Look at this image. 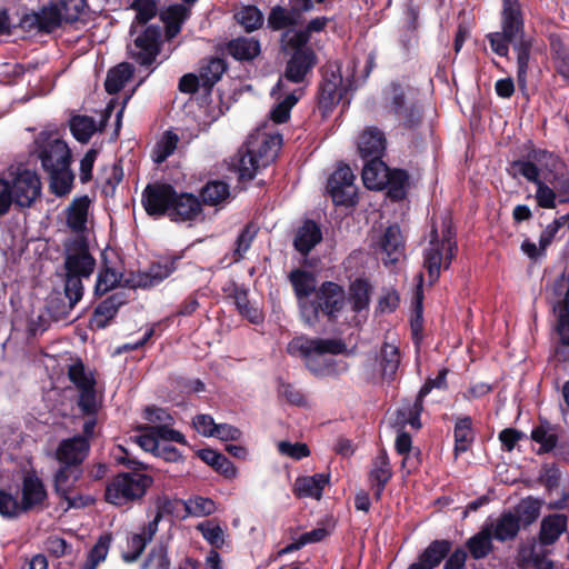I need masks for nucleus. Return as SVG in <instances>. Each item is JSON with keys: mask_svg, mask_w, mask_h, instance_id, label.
<instances>
[{"mask_svg": "<svg viewBox=\"0 0 569 569\" xmlns=\"http://www.w3.org/2000/svg\"><path fill=\"white\" fill-rule=\"evenodd\" d=\"M491 535L499 541L513 539L519 529V519L511 512L502 513L496 521L486 525Z\"/></svg>", "mask_w": 569, "mask_h": 569, "instance_id": "473e14b6", "label": "nucleus"}, {"mask_svg": "<svg viewBox=\"0 0 569 569\" xmlns=\"http://www.w3.org/2000/svg\"><path fill=\"white\" fill-rule=\"evenodd\" d=\"M355 176L348 166L339 167L328 180V191L336 204L351 206L355 203L357 188Z\"/></svg>", "mask_w": 569, "mask_h": 569, "instance_id": "f8f14e48", "label": "nucleus"}, {"mask_svg": "<svg viewBox=\"0 0 569 569\" xmlns=\"http://www.w3.org/2000/svg\"><path fill=\"white\" fill-rule=\"evenodd\" d=\"M90 200L87 196L74 199L68 209V226L76 232L86 229Z\"/></svg>", "mask_w": 569, "mask_h": 569, "instance_id": "58836bf2", "label": "nucleus"}, {"mask_svg": "<svg viewBox=\"0 0 569 569\" xmlns=\"http://www.w3.org/2000/svg\"><path fill=\"white\" fill-rule=\"evenodd\" d=\"M456 249L457 243L449 224H443L441 236L436 228L431 229L428 244L423 250V267L431 283L438 280L441 269L449 268Z\"/></svg>", "mask_w": 569, "mask_h": 569, "instance_id": "39448f33", "label": "nucleus"}, {"mask_svg": "<svg viewBox=\"0 0 569 569\" xmlns=\"http://www.w3.org/2000/svg\"><path fill=\"white\" fill-rule=\"evenodd\" d=\"M553 291L558 297V301L553 303L556 323L552 340L556 343V349L549 375H553L556 388H561L563 402L569 406V380H565L568 370L567 349L569 346V279L565 273L555 282Z\"/></svg>", "mask_w": 569, "mask_h": 569, "instance_id": "f257e3e1", "label": "nucleus"}, {"mask_svg": "<svg viewBox=\"0 0 569 569\" xmlns=\"http://www.w3.org/2000/svg\"><path fill=\"white\" fill-rule=\"evenodd\" d=\"M317 301L321 308V312L332 316L342 308L345 291L337 283L325 282L317 292Z\"/></svg>", "mask_w": 569, "mask_h": 569, "instance_id": "bb28decb", "label": "nucleus"}, {"mask_svg": "<svg viewBox=\"0 0 569 569\" xmlns=\"http://www.w3.org/2000/svg\"><path fill=\"white\" fill-rule=\"evenodd\" d=\"M558 428L543 420L531 432V439L540 445L539 453L552 450L558 442Z\"/></svg>", "mask_w": 569, "mask_h": 569, "instance_id": "4c0bfd02", "label": "nucleus"}, {"mask_svg": "<svg viewBox=\"0 0 569 569\" xmlns=\"http://www.w3.org/2000/svg\"><path fill=\"white\" fill-rule=\"evenodd\" d=\"M350 300L356 311L366 309L370 300V286L367 281L358 279L350 287Z\"/></svg>", "mask_w": 569, "mask_h": 569, "instance_id": "680f3d73", "label": "nucleus"}, {"mask_svg": "<svg viewBox=\"0 0 569 569\" xmlns=\"http://www.w3.org/2000/svg\"><path fill=\"white\" fill-rule=\"evenodd\" d=\"M342 77L338 71L326 73L319 90V106L331 110L342 98Z\"/></svg>", "mask_w": 569, "mask_h": 569, "instance_id": "393cba45", "label": "nucleus"}, {"mask_svg": "<svg viewBox=\"0 0 569 569\" xmlns=\"http://www.w3.org/2000/svg\"><path fill=\"white\" fill-rule=\"evenodd\" d=\"M158 531V519L149 521L141 532L133 533L128 540V551L123 552L122 558L126 562L136 561L144 551L146 546L153 539Z\"/></svg>", "mask_w": 569, "mask_h": 569, "instance_id": "a878e982", "label": "nucleus"}, {"mask_svg": "<svg viewBox=\"0 0 569 569\" xmlns=\"http://www.w3.org/2000/svg\"><path fill=\"white\" fill-rule=\"evenodd\" d=\"M161 17L167 24L168 34L173 37L180 31L181 23L188 17V9L182 4H173L162 12Z\"/></svg>", "mask_w": 569, "mask_h": 569, "instance_id": "6e6d98bb", "label": "nucleus"}, {"mask_svg": "<svg viewBox=\"0 0 569 569\" xmlns=\"http://www.w3.org/2000/svg\"><path fill=\"white\" fill-rule=\"evenodd\" d=\"M111 543V537L106 535L99 538L93 548L90 550L88 560L83 569H96L97 566L107 558Z\"/></svg>", "mask_w": 569, "mask_h": 569, "instance_id": "0e129e2a", "label": "nucleus"}, {"mask_svg": "<svg viewBox=\"0 0 569 569\" xmlns=\"http://www.w3.org/2000/svg\"><path fill=\"white\" fill-rule=\"evenodd\" d=\"M567 528L565 515L546 517L541 522L540 541L531 540L519 549L520 569H552L553 563L546 558V545L553 543Z\"/></svg>", "mask_w": 569, "mask_h": 569, "instance_id": "7ed1b4c3", "label": "nucleus"}, {"mask_svg": "<svg viewBox=\"0 0 569 569\" xmlns=\"http://www.w3.org/2000/svg\"><path fill=\"white\" fill-rule=\"evenodd\" d=\"M203 202L216 206L224 201L229 197V186L222 181L208 182L201 192Z\"/></svg>", "mask_w": 569, "mask_h": 569, "instance_id": "bf43d9fd", "label": "nucleus"}, {"mask_svg": "<svg viewBox=\"0 0 569 569\" xmlns=\"http://www.w3.org/2000/svg\"><path fill=\"white\" fill-rule=\"evenodd\" d=\"M422 400L419 395L413 403H406L397 410L396 423L400 426L410 425L413 428H420L419 417L422 411Z\"/></svg>", "mask_w": 569, "mask_h": 569, "instance_id": "3c124183", "label": "nucleus"}, {"mask_svg": "<svg viewBox=\"0 0 569 569\" xmlns=\"http://www.w3.org/2000/svg\"><path fill=\"white\" fill-rule=\"evenodd\" d=\"M257 234V228L249 224L238 236L233 251V261L237 262L244 257Z\"/></svg>", "mask_w": 569, "mask_h": 569, "instance_id": "338daca9", "label": "nucleus"}, {"mask_svg": "<svg viewBox=\"0 0 569 569\" xmlns=\"http://www.w3.org/2000/svg\"><path fill=\"white\" fill-rule=\"evenodd\" d=\"M522 31V17L518 0H502V32L488 36L493 52L507 56L508 43L516 42Z\"/></svg>", "mask_w": 569, "mask_h": 569, "instance_id": "0eeeda50", "label": "nucleus"}, {"mask_svg": "<svg viewBox=\"0 0 569 569\" xmlns=\"http://www.w3.org/2000/svg\"><path fill=\"white\" fill-rule=\"evenodd\" d=\"M451 543L448 540H436L429 545L419 558V562L427 569L437 567L449 553Z\"/></svg>", "mask_w": 569, "mask_h": 569, "instance_id": "ea45409f", "label": "nucleus"}, {"mask_svg": "<svg viewBox=\"0 0 569 569\" xmlns=\"http://www.w3.org/2000/svg\"><path fill=\"white\" fill-rule=\"evenodd\" d=\"M6 180L12 203L30 207L40 196L41 182L36 171L18 169L16 172H10V179Z\"/></svg>", "mask_w": 569, "mask_h": 569, "instance_id": "6e6552de", "label": "nucleus"}, {"mask_svg": "<svg viewBox=\"0 0 569 569\" xmlns=\"http://www.w3.org/2000/svg\"><path fill=\"white\" fill-rule=\"evenodd\" d=\"M491 529L485 526L478 533L467 541L470 555L475 559L485 558L492 549Z\"/></svg>", "mask_w": 569, "mask_h": 569, "instance_id": "79ce46f5", "label": "nucleus"}, {"mask_svg": "<svg viewBox=\"0 0 569 569\" xmlns=\"http://www.w3.org/2000/svg\"><path fill=\"white\" fill-rule=\"evenodd\" d=\"M51 179V189L57 196H64L70 192L73 174L69 166H61L58 168L47 170Z\"/></svg>", "mask_w": 569, "mask_h": 569, "instance_id": "49530a36", "label": "nucleus"}, {"mask_svg": "<svg viewBox=\"0 0 569 569\" xmlns=\"http://www.w3.org/2000/svg\"><path fill=\"white\" fill-rule=\"evenodd\" d=\"M346 350V345L338 339H319L300 336L293 338L287 346V352L293 357H301L306 365L316 375H330L333 372L327 359L318 360L325 355H339Z\"/></svg>", "mask_w": 569, "mask_h": 569, "instance_id": "20e7f679", "label": "nucleus"}, {"mask_svg": "<svg viewBox=\"0 0 569 569\" xmlns=\"http://www.w3.org/2000/svg\"><path fill=\"white\" fill-rule=\"evenodd\" d=\"M385 149V134L377 128H368L359 137L358 150L362 158H381Z\"/></svg>", "mask_w": 569, "mask_h": 569, "instance_id": "c85d7f7f", "label": "nucleus"}, {"mask_svg": "<svg viewBox=\"0 0 569 569\" xmlns=\"http://www.w3.org/2000/svg\"><path fill=\"white\" fill-rule=\"evenodd\" d=\"M301 19L291 9H286L281 6H276L271 9L268 16V26L272 30H281L289 27H295L300 23Z\"/></svg>", "mask_w": 569, "mask_h": 569, "instance_id": "37998d69", "label": "nucleus"}, {"mask_svg": "<svg viewBox=\"0 0 569 569\" xmlns=\"http://www.w3.org/2000/svg\"><path fill=\"white\" fill-rule=\"evenodd\" d=\"M68 377L79 392L78 407L83 413H97L96 381L91 371L78 361L69 366Z\"/></svg>", "mask_w": 569, "mask_h": 569, "instance_id": "1a4fd4ad", "label": "nucleus"}, {"mask_svg": "<svg viewBox=\"0 0 569 569\" xmlns=\"http://www.w3.org/2000/svg\"><path fill=\"white\" fill-rule=\"evenodd\" d=\"M81 476V469L72 466H61L54 476L56 492L67 501L68 508H80L87 505L89 498L73 492L74 485Z\"/></svg>", "mask_w": 569, "mask_h": 569, "instance_id": "9b49d317", "label": "nucleus"}, {"mask_svg": "<svg viewBox=\"0 0 569 569\" xmlns=\"http://www.w3.org/2000/svg\"><path fill=\"white\" fill-rule=\"evenodd\" d=\"M535 159L537 162L516 161L512 163V168L529 181L538 184V182H541L539 176L543 173L545 168L551 172L556 168L557 159L547 151L536 153Z\"/></svg>", "mask_w": 569, "mask_h": 569, "instance_id": "412c9836", "label": "nucleus"}, {"mask_svg": "<svg viewBox=\"0 0 569 569\" xmlns=\"http://www.w3.org/2000/svg\"><path fill=\"white\" fill-rule=\"evenodd\" d=\"M373 246L381 252L385 264H392L403 257L405 240L398 226H390L373 241Z\"/></svg>", "mask_w": 569, "mask_h": 569, "instance_id": "4468645a", "label": "nucleus"}, {"mask_svg": "<svg viewBox=\"0 0 569 569\" xmlns=\"http://www.w3.org/2000/svg\"><path fill=\"white\" fill-rule=\"evenodd\" d=\"M178 260V256L159 259L149 267L147 272L138 274L132 286L148 288L158 284L176 269Z\"/></svg>", "mask_w": 569, "mask_h": 569, "instance_id": "aec40b11", "label": "nucleus"}, {"mask_svg": "<svg viewBox=\"0 0 569 569\" xmlns=\"http://www.w3.org/2000/svg\"><path fill=\"white\" fill-rule=\"evenodd\" d=\"M178 142H179V137L176 133H173L171 131H166L154 148V151H153L154 162L161 163L168 157H170L177 149Z\"/></svg>", "mask_w": 569, "mask_h": 569, "instance_id": "052dcab7", "label": "nucleus"}, {"mask_svg": "<svg viewBox=\"0 0 569 569\" xmlns=\"http://www.w3.org/2000/svg\"><path fill=\"white\" fill-rule=\"evenodd\" d=\"M234 19L247 32L259 29L263 23V14L254 6H243L236 13Z\"/></svg>", "mask_w": 569, "mask_h": 569, "instance_id": "8fccbe9b", "label": "nucleus"}, {"mask_svg": "<svg viewBox=\"0 0 569 569\" xmlns=\"http://www.w3.org/2000/svg\"><path fill=\"white\" fill-rule=\"evenodd\" d=\"M390 109L398 117L399 121L406 127L415 126L419 119V110L411 103H408L403 89L398 84H392L388 90Z\"/></svg>", "mask_w": 569, "mask_h": 569, "instance_id": "6ab92c4d", "label": "nucleus"}, {"mask_svg": "<svg viewBox=\"0 0 569 569\" xmlns=\"http://www.w3.org/2000/svg\"><path fill=\"white\" fill-rule=\"evenodd\" d=\"M282 138L279 133L259 128L252 132L243 150L239 151L237 170L241 180H252L258 170L267 167L277 157Z\"/></svg>", "mask_w": 569, "mask_h": 569, "instance_id": "f03ea898", "label": "nucleus"}, {"mask_svg": "<svg viewBox=\"0 0 569 569\" xmlns=\"http://www.w3.org/2000/svg\"><path fill=\"white\" fill-rule=\"evenodd\" d=\"M160 37L159 29L156 27H148L140 33L129 46V52L133 59L142 66L151 64L158 53L157 42Z\"/></svg>", "mask_w": 569, "mask_h": 569, "instance_id": "2eb2a0df", "label": "nucleus"}, {"mask_svg": "<svg viewBox=\"0 0 569 569\" xmlns=\"http://www.w3.org/2000/svg\"><path fill=\"white\" fill-rule=\"evenodd\" d=\"M73 137L80 142H87L96 131V121L88 116H76L70 121Z\"/></svg>", "mask_w": 569, "mask_h": 569, "instance_id": "13d9d810", "label": "nucleus"}, {"mask_svg": "<svg viewBox=\"0 0 569 569\" xmlns=\"http://www.w3.org/2000/svg\"><path fill=\"white\" fill-rule=\"evenodd\" d=\"M284 89V81L279 79L277 86L272 89L271 94L278 101L276 107L271 110L270 117L276 123H283L290 117V110L298 102L301 90H295L284 94L282 98V90Z\"/></svg>", "mask_w": 569, "mask_h": 569, "instance_id": "5701e85b", "label": "nucleus"}, {"mask_svg": "<svg viewBox=\"0 0 569 569\" xmlns=\"http://www.w3.org/2000/svg\"><path fill=\"white\" fill-rule=\"evenodd\" d=\"M38 157L44 170L70 164V150L56 134L40 132L36 138Z\"/></svg>", "mask_w": 569, "mask_h": 569, "instance_id": "9d476101", "label": "nucleus"}, {"mask_svg": "<svg viewBox=\"0 0 569 569\" xmlns=\"http://www.w3.org/2000/svg\"><path fill=\"white\" fill-rule=\"evenodd\" d=\"M94 259L87 249L81 248L74 252H69L66 259L67 274H77L88 278L93 271Z\"/></svg>", "mask_w": 569, "mask_h": 569, "instance_id": "72a5a7b5", "label": "nucleus"}, {"mask_svg": "<svg viewBox=\"0 0 569 569\" xmlns=\"http://www.w3.org/2000/svg\"><path fill=\"white\" fill-rule=\"evenodd\" d=\"M199 457L209 466L223 473L226 477L232 478L237 470L232 462L223 455L212 450L203 449L199 452Z\"/></svg>", "mask_w": 569, "mask_h": 569, "instance_id": "09e8293b", "label": "nucleus"}, {"mask_svg": "<svg viewBox=\"0 0 569 569\" xmlns=\"http://www.w3.org/2000/svg\"><path fill=\"white\" fill-rule=\"evenodd\" d=\"M391 468L388 456L385 451L380 452L372 462L370 470V479L372 481L375 496L377 499L380 498L385 486L391 478Z\"/></svg>", "mask_w": 569, "mask_h": 569, "instance_id": "2f4dec72", "label": "nucleus"}, {"mask_svg": "<svg viewBox=\"0 0 569 569\" xmlns=\"http://www.w3.org/2000/svg\"><path fill=\"white\" fill-rule=\"evenodd\" d=\"M540 515V502L532 498H527L520 501L516 508V517L519 519V523L530 525Z\"/></svg>", "mask_w": 569, "mask_h": 569, "instance_id": "e2e57ef3", "label": "nucleus"}, {"mask_svg": "<svg viewBox=\"0 0 569 569\" xmlns=\"http://www.w3.org/2000/svg\"><path fill=\"white\" fill-rule=\"evenodd\" d=\"M320 228L313 221H306L295 237V248L302 254L309 253L321 241Z\"/></svg>", "mask_w": 569, "mask_h": 569, "instance_id": "7c9ffc66", "label": "nucleus"}, {"mask_svg": "<svg viewBox=\"0 0 569 569\" xmlns=\"http://www.w3.org/2000/svg\"><path fill=\"white\" fill-rule=\"evenodd\" d=\"M196 528L213 549H222L228 545L226 529L216 520L202 521Z\"/></svg>", "mask_w": 569, "mask_h": 569, "instance_id": "e433bc0d", "label": "nucleus"}, {"mask_svg": "<svg viewBox=\"0 0 569 569\" xmlns=\"http://www.w3.org/2000/svg\"><path fill=\"white\" fill-rule=\"evenodd\" d=\"M400 356L398 347L385 343L380 351V366L382 376L392 378L399 367Z\"/></svg>", "mask_w": 569, "mask_h": 569, "instance_id": "864d4df0", "label": "nucleus"}, {"mask_svg": "<svg viewBox=\"0 0 569 569\" xmlns=\"http://www.w3.org/2000/svg\"><path fill=\"white\" fill-rule=\"evenodd\" d=\"M328 482L329 476L325 473L298 477L293 483V493L298 498H313L319 500Z\"/></svg>", "mask_w": 569, "mask_h": 569, "instance_id": "cd10ccee", "label": "nucleus"}, {"mask_svg": "<svg viewBox=\"0 0 569 569\" xmlns=\"http://www.w3.org/2000/svg\"><path fill=\"white\" fill-rule=\"evenodd\" d=\"M90 449L86 437L76 436L60 442L56 451L57 460L63 466L79 467Z\"/></svg>", "mask_w": 569, "mask_h": 569, "instance_id": "f3484780", "label": "nucleus"}, {"mask_svg": "<svg viewBox=\"0 0 569 569\" xmlns=\"http://www.w3.org/2000/svg\"><path fill=\"white\" fill-rule=\"evenodd\" d=\"M131 8L137 11L136 19L131 24L130 33L137 32L138 26H144L157 13V4L153 0H134Z\"/></svg>", "mask_w": 569, "mask_h": 569, "instance_id": "5fc2aeb1", "label": "nucleus"}, {"mask_svg": "<svg viewBox=\"0 0 569 569\" xmlns=\"http://www.w3.org/2000/svg\"><path fill=\"white\" fill-rule=\"evenodd\" d=\"M132 72V67L129 63H119L108 72L104 82L106 90L111 94L119 92L131 78Z\"/></svg>", "mask_w": 569, "mask_h": 569, "instance_id": "a18cd8bd", "label": "nucleus"}, {"mask_svg": "<svg viewBox=\"0 0 569 569\" xmlns=\"http://www.w3.org/2000/svg\"><path fill=\"white\" fill-rule=\"evenodd\" d=\"M216 510L217 507L213 500L198 496L184 501L186 513L182 515L181 517H206L214 513Z\"/></svg>", "mask_w": 569, "mask_h": 569, "instance_id": "603ef678", "label": "nucleus"}, {"mask_svg": "<svg viewBox=\"0 0 569 569\" xmlns=\"http://www.w3.org/2000/svg\"><path fill=\"white\" fill-rule=\"evenodd\" d=\"M170 561L167 556V549L163 546L153 548L142 563L141 569H169Z\"/></svg>", "mask_w": 569, "mask_h": 569, "instance_id": "774afa93", "label": "nucleus"}, {"mask_svg": "<svg viewBox=\"0 0 569 569\" xmlns=\"http://www.w3.org/2000/svg\"><path fill=\"white\" fill-rule=\"evenodd\" d=\"M456 452H465L473 441L471 419L468 417L458 419L455 427Z\"/></svg>", "mask_w": 569, "mask_h": 569, "instance_id": "4d7b16f0", "label": "nucleus"}, {"mask_svg": "<svg viewBox=\"0 0 569 569\" xmlns=\"http://www.w3.org/2000/svg\"><path fill=\"white\" fill-rule=\"evenodd\" d=\"M298 300L307 299L316 290L315 277L303 270H295L289 276Z\"/></svg>", "mask_w": 569, "mask_h": 569, "instance_id": "de8ad7c7", "label": "nucleus"}, {"mask_svg": "<svg viewBox=\"0 0 569 569\" xmlns=\"http://www.w3.org/2000/svg\"><path fill=\"white\" fill-rule=\"evenodd\" d=\"M123 303L117 295L103 300L94 310L92 317V325L98 329H103L108 326L110 320L117 315L119 307Z\"/></svg>", "mask_w": 569, "mask_h": 569, "instance_id": "c9c22d12", "label": "nucleus"}, {"mask_svg": "<svg viewBox=\"0 0 569 569\" xmlns=\"http://www.w3.org/2000/svg\"><path fill=\"white\" fill-rule=\"evenodd\" d=\"M317 63V57L313 50L311 49H299L295 50L292 56L287 62L283 78H281L284 82L291 81L295 83H300L305 80L308 72Z\"/></svg>", "mask_w": 569, "mask_h": 569, "instance_id": "dca6fc26", "label": "nucleus"}, {"mask_svg": "<svg viewBox=\"0 0 569 569\" xmlns=\"http://www.w3.org/2000/svg\"><path fill=\"white\" fill-rule=\"evenodd\" d=\"M201 212V203L197 197L190 193L177 194L173 191V199L169 209V217L174 221L196 219Z\"/></svg>", "mask_w": 569, "mask_h": 569, "instance_id": "4be33fe9", "label": "nucleus"}, {"mask_svg": "<svg viewBox=\"0 0 569 569\" xmlns=\"http://www.w3.org/2000/svg\"><path fill=\"white\" fill-rule=\"evenodd\" d=\"M36 22L40 30L51 32L59 28L64 21L62 19V12L57 7V3H51L43 7L36 14Z\"/></svg>", "mask_w": 569, "mask_h": 569, "instance_id": "c03bdc74", "label": "nucleus"}, {"mask_svg": "<svg viewBox=\"0 0 569 569\" xmlns=\"http://www.w3.org/2000/svg\"><path fill=\"white\" fill-rule=\"evenodd\" d=\"M389 168L380 160L372 158L362 169V180L368 189L380 190L388 183Z\"/></svg>", "mask_w": 569, "mask_h": 569, "instance_id": "c756f323", "label": "nucleus"}, {"mask_svg": "<svg viewBox=\"0 0 569 569\" xmlns=\"http://www.w3.org/2000/svg\"><path fill=\"white\" fill-rule=\"evenodd\" d=\"M46 499L42 481L36 475H27L22 482V500L19 501L22 512L42 506Z\"/></svg>", "mask_w": 569, "mask_h": 569, "instance_id": "b1692460", "label": "nucleus"}, {"mask_svg": "<svg viewBox=\"0 0 569 569\" xmlns=\"http://www.w3.org/2000/svg\"><path fill=\"white\" fill-rule=\"evenodd\" d=\"M150 476L139 472H126L117 476L106 489L108 502L122 506L127 502L140 499L151 486Z\"/></svg>", "mask_w": 569, "mask_h": 569, "instance_id": "423d86ee", "label": "nucleus"}, {"mask_svg": "<svg viewBox=\"0 0 569 569\" xmlns=\"http://www.w3.org/2000/svg\"><path fill=\"white\" fill-rule=\"evenodd\" d=\"M224 71V61L219 58H211L199 69L201 87H203L206 90H210L214 83L220 80Z\"/></svg>", "mask_w": 569, "mask_h": 569, "instance_id": "a19ab883", "label": "nucleus"}, {"mask_svg": "<svg viewBox=\"0 0 569 569\" xmlns=\"http://www.w3.org/2000/svg\"><path fill=\"white\" fill-rule=\"evenodd\" d=\"M57 7L62 12V19L66 23L77 21L82 14L86 2L84 0H61L57 2Z\"/></svg>", "mask_w": 569, "mask_h": 569, "instance_id": "69168bd1", "label": "nucleus"}, {"mask_svg": "<svg viewBox=\"0 0 569 569\" xmlns=\"http://www.w3.org/2000/svg\"><path fill=\"white\" fill-rule=\"evenodd\" d=\"M173 188L169 184L148 186L143 192V207L149 214L169 216L173 199Z\"/></svg>", "mask_w": 569, "mask_h": 569, "instance_id": "a211bd4d", "label": "nucleus"}, {"mask_svg": "<svg viewBox=\"0 0 569 569\" xmlns=\"http://www.w3.org/2000/svg\"><path fill=\"white\" fill-rule=\"evenodd\" d=\"M143 418L151 423V426H140L139 430H154L162 438V441H174L178 443H186L184 436L177 430H173V418L162 408L147 407L143 411Z\"/></svg>", "mask_w": 569, "mask_h": 569, "instance_id": "ddd939ff", "label": "nucleus"}, {"mask_svg": "<svg viewBox=\"0 0 569 569\" xmlns=\"http://www.w3.org/2000/svg\"><path fill=\"white\" fill-rule=\"evenodd\" d=\"M227 49L237 60H252L260 53V43L254 38L240 37L231 40Z\"/></svg>", "mask_w": 569, "mask_h": 569, "instance_id": "f704fd0d", "label": "nucleus"}]
</instances>
